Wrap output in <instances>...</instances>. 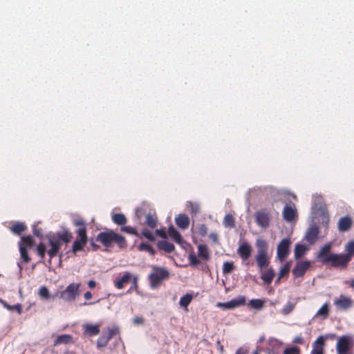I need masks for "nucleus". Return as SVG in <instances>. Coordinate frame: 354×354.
Instances as JSON below:
<instances>
[{
	"mask_svg": "<svg viewBox=\"0 0 354 354\" xmlns=\"http://www.w3.org/2000/svg\"><path fill=\"white\" fill-rule=\"evenodd\" d=\"M71 238V234L68 232L58 233L50 236L48 241L50 248L47 251L50 259L57 256L59 254L62 246L64 244L66 245L68 242H70Z\"/></svg>",
	"mask_w": 354,
	"mask_h": 354,
	"instance_id": "obj_1",
	"label": "nucleus"
},
{
	"mask_svg": "<svg viewBox=\"0 0 354 354\" xmlns=\"http://www.w3.org/2000/svg\"><path fill=\"white\" fill-rule=\"evenodd\" d=\"M97 240L105 246H109L112 243H117L120 248H123L126 245L125 239L113 231L100 232L97 235Z\"/></svg>",
	"mask_w": 354,
	"mask_h": 354,
	"instance_id": "obj_2",
	"label": "nucleus"
},
{
	"mask_svg": "<svg viewBox=\"0 0 354 354\" xmlns=\"http://www.w3.org/2000/svg\"><path fill=\"white\" fill-rule=\"evenodd\" d=\"M354 346V338L353 335H346L341 336L336 344L337 354H349L350 351Z\"/></svg>",
	"mask_w": 354,
	"mask_h": 354,
	"instance_id": "obj_3",
	"label": "nucleus"
},
{
	"mask_svg": "<svg viewBox=\"0 0 354 354\" xmlns=\"http://www.w3.org/2000/svg\"><path fill=\"white\" fill-rule=\"evenodd\" d=\"M80 283H70L66 288L59 292L60 298L65 301H73L80 295Z\"/></svg>",
	"mask_w": 354,
	"mask_h": 354,
	"instance_id": "obj_4",
	"label": "nucleus"
},
{
	"mask_svg": "<svg viewBox=\"0 0 354 354\" xmlns=\"http://www.w3.org/2000/svg\"><path fill=\"white\" fill-rule=\"evenodd\" d=\"M153 272L149 276L151 286L153 288L157 287L160 282L169 277L168 271L162 268L153 267Z\"/></svg>",
	"mask_w": 354,
	"mask_h": 354,
	"instance_id": "obj_5",
	"label": "nucleus"
},
{
	"mask_svg": "<svg viewBox=\"0 0 354 354\" xmlns=\"http://www.w3.org/2000/svg\"><path fill=\"white\" fill-rule=\"evenodd\" d=\"M327 263H330L334 268H344L349 261V257L344 254H332L328 259H326Z\"/></svg>",
	"mask_w": 354,
	"mask_h": 354,
	"instance_id": "obj_6",
	"label": "nucleus"
},
{
	"mask_svg": "<svg viewBox=\"0 0 354 354\" xmlns=\"http://www.w3.org/2000/svg\"><path fill=\"white\" fill-rule=\"evenodd\" d=\"M246 302V298L245 296L239 295L236 298L227 302H218L216 306L224 309L232 310L241 306L245 305Z\"/></svg>",
	"mask_w": 354,
	"mask_h": 354,
	"instance_id": "obj_7",
	"label": "nucleus"
},
{
	"mask_svg": "<svg viewBox=\"0 0 354 354\" xmlns=\"http://www.w3.org/2000/svg\"><path fill=\"white\" fill-rule=\"evenodd\" d=\"M290 241L288 239H282L277 245V258L282 262L288 256L290 252Z\"/></svg>",
	"mask_w": 354,
	"mask_h": 354,
	"instance_id": "obj_8",
	"label": "nucleus"
},
{
	"mask_svg": "<svg viewBox=\"0 0 354 354\" xmlns=\"http://www.w3.org/2000/svg\"><path fill=\"white\" fill-rule=\"evenodd\" d=\"M352 299L346 295H341L338 298L334 300V305L339 310H346L353 306Z\"/></svg>",
	"mask_w": 354,
	"mask_h": 354,
	"instance_id": "obj_9",
	"label": "nucleus"
},
{
	"mask_svg": "<svg viewBox=\"0 0 354 354\" xmlns=\"http://www.w3.org/2000/svg\"><path fill=\"white\" fill-rule=\"evenodd\" d=\"M309 261H297L292 270V274L295 277H301L304 275L306 270L310 267Z\"/></svg>",
	"mask_w": 354,
	"mask_h": 354,
	"instance_id": "obj_10",
	"label": "nucleus"
},
{
	"mask_svg": "<svg viewBox=\"0 0 354 354\" xmlns=\"http://www.w3.org/2000/svg\"><path fill=\"white\" fill-rule=\"evenodd\" d=\"M325 341L326 337L324 335L319 336L313 343L310 354H324Z\"/></svg>",
	"mask_w": 354,
	"mask_h": 354,
	"instance_id": "obj_11",
	"label": "nucleus"
},
{
	"mask_svg": "<svg viewBox=\"0 0 354 354\" xmlns=\"http://www.w3.org/2000/svg\"><path fill=\"white\" fill-rule=\"evenodd\" d=\"M282 214L284 220L287 222L295 221L297 216V209L295 205H286Z\"/></svg>",
	"mask_w": 354,
	"mask_h": 354,
	"instance_id": "obj_12",
	"label": "nucleus"
},
{
	"mask_svg": "<svg viewBox=\"0 0 354 354\" xmlns=\"http://www.w3.org/2000/svg\"><path fill=\"white\" fill-rule=\"evenodd\" d=\"M283 343L277 339L270 338L268 339V346L267 348L268 354H279Z\"/></svg>",
	"mask_w": 354,
	"mask_h": 354,
	"instance_id": "obj_13",
	"label": "nucleus"
},
{
	"mask_svg": "<svg viewBox=\"0 0 354 354\" xmlns=\"http://www.w3.org/2000/svg\"><path fill=\"white\" fill-rule=\"evenodd\" d=\"M256 222L261 227H268L270 223V216L268 213L265 211H259L255 214Z\"/></svg>",
	"mask_w": 354,
	"mask_h": 354,
	"instance_id": "obj_14",
	"label": "nucleus"
},
{
	"mask_svg": "<svg viewBox=\"0 0 354 354\" xmlns=\"http://www.w3.org/2000/svg\"><path fill=\"white\" fill-rule=\"evenodd\" d=\"M319 230L315 225H312L306 231L305 239L309 243H315L318 239Z\"/></svg>",
	"mask_w": 354,
	"mask_h": 354,
	"instance_id": "obj_15",
	"label": "nucleus"
},
{
	"mask_svg": "<svg viewBox=\"0 0 354 354\" xmlns=\"http://www.w3.org/2000/svg\"><path fill=\"white\" fill-rule=\"evenodd\" d=\"M332 248L331 243H326L325 244L319 251L317 254V258L320 259L322 263L326 264L327 261H326V259H328L330 255L332 254L330 253V250Z\"/></svg>",
	"mask_w": 354,
	"mask_h": 354,
	"instance_id": "obj_16",
	"label": "nucleus"
},
{
	"mask_svg": "<svg viewBox=\"0 0 354 354\" xmlns=\"http://www.w3.org/2000/svg\"><path fill=\"white\" fill-rule=\"evenodd\" d=\"M237 253L243 259H248L251 255L252 247L248 243L244 242L239 245Z\"/></svg>",
	"mask_w": 354,
	"mask_h": 354,
	"instance_id": "obj_17",
	"label": "nucleus"
},
{
	"mask_svg": "<svg viewBox=\"0 0 354 354\" xmlns=\"http://www.w3.org/2000/svg\"><path fill=\"white\" fill-rule=\"evenodd\" d=\"M132 274L129 272H125L121 277H118L114 281V285L116 288L122 289L125 284L131 281Z\"/></svg>",
	"mask_w": 354,
	"mask_h": 354,
	"instance_id": "obj_18",
	"label": "nucleus"
},
{
	"mask_svg": "<svg viewBox=\"0 0 354 354\" xmlns=\"http://www.w3.org/2000/svg\"><path fill=\"white\" fill-rule=\"evenodd\" d=\"M73 223L75 226L78 227L77 234L80 236V239L87 240L86 229L84 221L82 219L79 218L75 219Z\"/></svg>",
	"mask_w": 354,
	"mask_h": 354,
	"instance_id": "obj_19",
	"label": "nucleus"
},
{
	"mask_svg": "<svg viewBox=\"0 0 354 354\" xmlns=\"http://www.w3.org/2000/svg\"><path fill=\"white\" fill-rule=\"evenodd\" d=\"M83 328L84 335L86 336L92 337L100 333V324H85L83 325Z\"/></svg>",
	"mask_w": 354,
	"mask_h": 354,
	"instance_id": "obj_20",
	"label": "nucleus"
},
{
	"mask_svg": "<svg viewBox=\"0 0 354 354\" xmlns=\"http://www.w3.org/2000/svg\"><path fill=\"white\" fill-rule=\"evenodd\" d=\"M168 234L169 236L178 244H179L183 248L185 247V244L186 242L183 239L180 234L174 227H170L168 230Z\"/></svg>",
	"mask_w": 354,
	"mask_h": 354,
	"instance_id": "obj_21",
	"label": "nucleus"
},
{
	"mask_svg": "<svg viewBox=\"0 0 354 354\" xmlns=\"http://www.w3.org/2000/svg\"><path fill=\"white\" fill-rule=\"evenodd\" d=\"M175 221L176 225L183 230H185L189 227V217L184 214H179L176 218Z\"/></svg>",
	"mask_w": 354,
	"mask_h": 354,
	"instance_id": "obj_22",
	"label": "nucleus"
},
{
	"mask_svg": "<svg viewBox=\"0 0 354 354\" xmlns=\"http://www.w3.org/2000/svg\"><path fill=\"white\" fill-rule=\"evenodd\" d=\"M352 225V221L350 217L344 216L341 218L338 222V229L340 232L348 231Z\"/></svg>",
	"mask_w": 354,
	"mask_h": 354,
	"instance_id": "obj_23",
	"label": "nucleus"
},
{
	"mask_svg": "<svg viewBox=\"0 0 354 354\" xmlns=\"http://www.w3.org/2000/svg\"><path fill=\"white\" fill-rule=\"evenodd\" d=\"M73 343V337L71 335L63 334L58 335L54 341L55 346L61 344H68Z\"/></svg>",
	"mask_w": 354,
	"mask_h": 354,
	"instance_id": "obj_24",
	"label": "nucleus"
},
{
	"mask_svg": "<svg viewBox=\"0 0 354 354\" xmlns=\"http://www.w3.org/2000/svg\"><path fill=\"white\" fill-rule=\"evenodd\" d=\"M38 295L42 300H53L55 295L50 293L48 288L45 286H41L38 290Z\"/></svg>",
	"mask_w": 354,
	"mask_h": 354,
	"instance_id": "obj_25",
	"label": "nucleus"
},
{
	"mask_svg": "<svg viewBox=\"0 0 354 354\" xmlns=\"http://www.w3.org/2000/svg\"><path fill=\"white\" fill-rule=\"evenodd\" d=\"M256 261L258 266L260 268H266L268 266L270 261L268 257V253L257 254L256 257Z\"/></svg>",
	"mask_w": 354,
	"mask_h": 354,
	"instance_id": "obj_26",
	"label": "nucleus"
},
{
	"mask_svg": "<svg viewBox=\"0 0 354 354\" xmlns=\"http://www.w3.org/2000/svg\"><path fill=\"white\" fill-rule=\"evenodd\" d=\"M308 248L302 244H297L295 248V258L298 259L305 255Z\"/></svg>",
	"mask_w": 354,
	"mask_h": 354,
	"instance_id": "obj_27",
	"label": "nucleus"
},
{
	"mask_svg": "<svg viewBox=\"0 0 354 354\" xmlns=\"http://www.w3.org/2000/svg\"><path fill=\"white\" fill-rule=\"evenodd\" d=\"M265 301L261 299H252L248 302V306L255 310H261L264 307Z\"/></svg>",
	"mask_w": 354,
	"mask_h": 354,
	"instance_id": "obj_28",
	"label": "nucleus"
},
{
	"mask_svg": "<svg viewBox=\"0 0 354 354\" xmlns=\"http://www.w3.org/2000/svg\"><path fill=\"white\" fill-rule=\"evenodd\" d=\"M329 313V306L328 303H325L322 306V307L317 310L315 317H322V319H326L328 316Z\"/></svg>",
	"mask_w": 354,
	"mask_h": 354,
	"instance_id": "obj_29",
	"label": "nucleus"
},
{
	"mask_svg": "<svg viewBox=\"0 0 354 354\" xmlns=\"http://www.w3.org/2000/svg\"><path fill=\"white\" fill-rule=\"evenodd\" d=\"M87 240L79 239L76 240L73 245V252L75 254L77 252L82 251L86 245Z\"/></svg>",
	"mask_w": 354,
	"mask_h": 354,
	"instance_id": "obj_30",
	"label": "nucleus"
},
{
	"mask_svg": "<svg viewBox=\"0 0 354 354\" xmlns=\"http://www.w3.org/2000/svg\"><path fill=\"white\" fill-rule=\"evenodd\" d=\"M274 271L272 268H269L261 274V279L268 284H270L274 277Z\"/></svg>",
	"mask_w": 354,
	"mask_h": 354,
	"instance_id": "obj_31",
	"label": "nucleus"
},
{
	"mask_svg": "<svg viewBox=\"0 0 354 354\" xmlns=\"http://www.w3.org/2000/svg\"><path fill=\"white\" fill-rule=\"evenodd\" d=\"M193 299V295L192 294H186L182 297H180L179 301V305L180 307L185 308V310H187V306L192 302Z\"/></svg>",
	"mask_w": 354,
	"mask_h": 354,
	"instance_id": "obj_32",
	"label": "nucleus"
},
{
	"mask_svg": "<svg viewBox=\"0 0 354 354\" xmlns=\"http://www.w3.org/2000/svg\"><path fill=\"white\" fill-rule=\"evenodd\" d=\"M256 246L258 250V254L268 253V244L265 240L258 239L256 241Z\"/></svg>",
	"mask_w": 354,
	"mask_h": 354,
	"instance_id": "obj_33",
	"label": "nucleus"
},
{
	"mask_svg": "<svg viewBox=\"0 0 354 354\" xmlns=\"http://www.w3.org/2000/svg\"><path fill=\"white\" fill-rule=\"evenodd\" d=\"M112 221L118 225H124L127 223V218L122 214H114L112 215Z\"/></svg>",
	"mask_w": 354,
	"mask_h": 354,
	"instance_id": "obj_34",
	"label": "nucleus"
},
{
	"mask_svg": "<svg viewBox=\"0 0 354 354\" xmlns=\"http://www.w3.org/2000/svg\"><path fill=\"white\" fill-rule=\"evenodd\" d=\"M158 247L167 252H171L174 250V245L167 241H160Z\"/></svg>",
	"mask_w": 354,
	"mask_h": 354,
	"instance_id": "obj_35",
	"label": "nucleus"
},
{
	"mask_svg": "<svg viewBox=\"0 0 354 354\" xmlns=\"http://www.w3.org/2000/svg\"><path fill=\"white\" fill-rule=\"evenodd\" d=\"M290 268V264L289 263H286L282 268H281L276 283L279 282L282 277L288 274Z\"/></svg>",
	"mask_w": 354,
	"mask_h": 354,
	"instance_id": "obj_36",
	"label": "nucleus"
},
{
	"mask_svg": "<svg viewBox=\"0 0 354 354\" xmlns=\"http://www.w3.org/2000/svg\"><path fill=\"white\" fill-rule=\"evenodd\" d=\"M198 256L203 259L209 258V251L205 245H199L198 246Z\"/></svg>",
	"mask_w": 354,
	"mask_h": 354,
	"instance_id": "obj_37",
	"label": "nucleus"
},
{
	"mask_svg": "<svg viewBox=\"0 0 354 354\" xmlns=\"http://www.w3.org/2000/svg\"><path fill=\"white\" fill-rule=\"evenodd\" d=\"M296 303L288 302L281 310V313L283 315L290 314L295 308Z\"/></svg>",
	"mask_w": 354,
	"mask_h": 354,
	"instance_id": "obj_38",
	"label": "nucleus"
},
{
	"mask_svg": "<svg viewBox=\"0 0 354 354\" xmlns=\"http://www.w3.org/2000/svg\"><path fill=\"white\" fill-rule=\"evenodd\" d=\"M345 250L347 252L345 256H348L349 261H351L352 256L354 254V241H349L345 246Z\"/></svg>",
	"mask_w": 354,
	"mask_h": 354,
	"instance_id": "obj_39",
	"label": "nucleus"
},
{
	"mask_svg": "<svg viewBox=\"0 0 354 354\" xmlns=\"http://www.w3.org/2000/svg\"><path fill=\"white\" fill-rule=\"evenodd\" d=\"M223 224L226 227H233L234 226V218L231 214H227L223 219Z\"/></svg>",
	"mask_w": 354,
	"mask_h": 354,
	"instance_id": "obj_40",
	"label": "nucleus"
},
{
	"mask_svg": "<svg viewBox=\"0 0 354 354\" xmlns=\"http://www.w3.org/2000/svg\"><path fill=\"white\" fill-rule=\"evenodd\" d=\"M187 206L190 208V212L192 214L196 215L200 211V205L197 203H193L191 201H188L187 203Z\"/></svg>",
	"mask_w": 354,
	"mask_h": 354,
	"instance_id": "obj_41",
	"label": "nucleus"
},
{
	"mask_svg": "<svg viewBox=\"0 0 354 354\" xmlns=\"http://www.w3.org/2000/svg\"><path fill=\"white\" fill-rule=\"evenodd\" d=\"M26 229L24 223H17L11 228L12 232L17 234H20Z\"/></svg>",
	"mask_w": 354,
	"mask_h": 354,
	"instance_id": "obj_42",
	"label": "nucleus"
},
{
	"mask_svg": "<svg viewBox=\"0 0 354 354\" xmlns=\"http://www.w3.org/2000/svg\"><path fill=\"white\" fill-rule=\"evenodd\" d=\"M138 250L140 251H146L150 253L151 255L155 254L154 249L149 244L142 243L138 245Z\"/></svg>",
	"mask_w": 354,
	"mask_h": 354,
	"instance_id": "obj_43",
	"label": "nucleus"
},
{
	"mask_svg": "<svg viewBox=\"0 0 354 354\" xmlns=\"http://www.w3.org/2000/svg\"><path fill=\"white\" fill-rule=\"evenodd\" d=\"M234 269V266L233 262L226 261L223 265V272L224 274H230Z\"/></svg>",
	"mask_w": 354,
	"mask_h": 354,
	"instance_id": "obj_44",
	"label": "nucleus"
},
{
	"mask_svg": "<svg viewBox=\"0 0 354 354\" xmlns=\"http://www.w3.org/2000/svg\"><path fill=\"white\" fill-rule=\"evenodd\" d=\"M109 340L110 339L109 337H107L106 335H102L98 338L97 341V346L98 347H104L106 346Z\"/></svg>",
	"mask_w": 354,
	"mask_h": 354,
	"instance_id": "obj_45",
	"label": "nucleus"
},
{
	"mask_svg": "<svg viewBox=\"0 0 354 354\" xmlns=\"http://www.w3.org/2000/svg\"><path fill=\"white\" fill-rule=\"evenodd\" d=\"M19 251L21 259L26 262L28 263L30 259L28 257L26 248L23 245H19Z\"/></svg>",
	"mask_w": 354,
	"mask_h": 354,
	"instance_id": "obj_46",
	"label": "nucleus"
},
{
	"mask_svg": "<svg viewBox=\"0 0 354 354\" xmlns=\"http://www.w3.org/2000/svg\"><path fill=\"white\" fill-rule=\"evenodd\" d=\"M32 245V238L30 236H23L21 238V243L20 245H23L24 247H31Z\"/></svg>",
	"mask_w": 354,
	"mask_h": 354,
	"instance_id": "obj_47",
	"label": "nucleus"
},
{
	"mask_svg": "<svg viewBox=\"0 0 354 354\" xmlns=\"http://www.w3.org/2000/svg\"><path fill=\"white\" fill-rule=\"evenodd\" d=\"M147 224L151 228H153L156 225V218L151 214H148L147 216V220H146Z\"/></svg>",
	"mask_w": 354,
	"mask_h": 354,
	"instance_id": "obj_48",
	"label": "nucleus"
},
{
	"mask_svg": "<svg viewBox=\"0 0 354 354\" xmlns=\"http://www.w3.org/2000/svg\"><path fill=\"white\" fill-rule=\"evenodd\" d=\"M300 349L297 346L286 348L283 351V354H299Z\"/></svg>",
	"mask_w": 354,
	"mask_h": 354,
	"instance_id": "obj_49",
	"label": "nucleus"
},
{
	"mask_svg": "<svg viewBox=\"0 0 354 354\" xmlns=\"http://www.w3.org/2000/svg\"><path fill=\"white\" fill-rule=\"evenodd\" d=\"M121 231L127 232L130 234H138L136 230L131 226H123L121 227Z\"/></svg>",
	"mask_w": 354,
	"mask_h": 354,
	"instance_id": "obj_50",
	"label": "nucleus"
},
{
	"mask_svg": "<svg viewBox=\"0 0 354 354\" xmlns=\"http://www.w3.org/2000/svg\"><path fill=\"white\" fill-rule=\"evenodd\" d=\"M37 250L39 255L41 258H44L46 252V246L43 243H40L39 245H38Z\"/></svg>",
	"mask_w": 354,
	"mask_h": 354,
	"instance_id": "obj_51",
	"label": "nucleus"
},
{
	"mask_svg": "<svg viewBox=\"0 0 354 354\" xmlns=\"http://www.w3.org/2000/svg\"><path fill=\"white\" fill-rule=\"evenodd\" d=\"M8 310H10V311L16 310L19 314H21V305L19 304H15L13 306L10 305V306H8Z\"/></svg>",
	"mask_w": 354,
	"mask_h": 354,
	"instance_id": "obj_52",
	"label": "nucleus"
},
{
	"mask_svg": "<svg viewBox=\"0 0 354 354\" xmlns=\"http://www.w3.org/2000/svg\"><path fill=\"white\" fill-rule=\"evenodd\" d=\"M142 234L146 237L147 239L150 240V241H154L155 240V236L153 235V234L149 232V230H145L142 232Z\"/></svg>",
	"mask_w": 354,
	"mask_h": 354,
	"instance_id": "obj_53",
	"label": "nucleus"
},
{
	"mask_svg": "<svg viewBox=\"0 0 354 354\" xmlns=\"http://www.w3.org/2000/svg\"><path fill=\"white\" fill-rule=\"evenodd\" d=\"M189 260L192 266H197L200 263V261L194 254H189Z\"/></svg>",
	"mask_w": 354,
	"mask_h": 354,
	"instance_id": "obj_54",
	"label": "nucleus"
},
{
	"mask_svg": "<svg viewBox=\"0 0 354 354\" xmlns=\"http://www.w3.org/2000/svg\"><path fill=\"white\" fill-rule=\"evenodd\" d=\"M133 279V286L130 288V289L127 291V292H130L131 291L132 289H137L138 288V277H133L132 275V279Z\"/></svg>",
	"mask_w": 354,
	"mask_h": 354,
	"instance_id": "obj_55",
	"label": "nucleus"
},
{
	"mask_svg": "<svg viewBox=\"0 0 354 354\" xmlns=\"http://www.w3.org/2000/svg\"><path fill=\"white\" fill-rule=\"evenodd\" d=\"M118 329L117 328H109V334L106 335L109 337V339L116 335L118 333Z\"/></svg>",
	"mask_w": 354,
	"mask_h": 354,
	"instance_id": "obj_56",
	"label": "nucleus"
},
{
	"mask_svg": "<svg viewBox=\"0 0 354 354\" xmlns=\"http://www.w3.org/2000/svg\"><path fill=\"white\" fill-rule=\"evenodd\" d=\"M198 231H199V233L201 235H203V236L205 235L206 233H207V227H206V226L205 225H200L199 227H198Z\"/></svg>",
	"mask_w": 354,
	"mask_h": 354,
	"instance_id": "obj_57",
	"label": "nucleus"
},
{
	"mask_svg": "<svg viewBox=\"0 0 354 354\" xmlns=\"http://www.w3.org/2000/svg\"><path fill=\"white\" fill-rule=\"evenodd\" d=\"M133 322L135 324H142L143 323V319L141 317H136L133 319Z\"/></svg>",
	"mask_w": 354,
	"mask_h": 354,
	"instance_id": "obj_58",
	"label": "nucleus"
},
{
	"mask_svg": "<svg viewBox=\"0 0 354 354\" xmlns=\"http://www.w3.org/2000/svg\"><path fill=\"white\" fill-rule=\"evenodd\" d=\"M248 353V349L243 347H240L237 349L236 354H246Z\"/></svg>",
	"mask_w": 354,
	"mask_h": 354,
	"instance_id": "obj_59",
	"label": "nucleus"
},
{
	"mask_svg": "<svg viewBox=\"0 0 354 354\" xmlns=\"http://www.w3.org/2000/svg\"><path fill=\"white\" fill-rule=\"evenodd\" d=\"M293 343H296V344H302L303 343V338L301 336H297L294 338L293 341H292Z\"/></svg>",
	"mask_w": 354,
	"mask_h": 354,
	"instance_id": "obj_60",
	"label": "nucleus"
},
{
	"mask_svg": "<svg viewBox=\"0 0 354 354\" xmlns=\"http://www.w3.org/2000/svg\"><path fill=\"white\" fill-rule=\"evenodd\" d=\"M156 234L162 237V238H165L166 237V234L165 232V231L162 230H156Z\"/></svg>",
	"mask_w": 354,
	"mask_h": 354,
	"instance_id": "obj_61",
	"label": "nucleus"
},
{
	"mask_svg": "<svg viewBox=\"0 0 354 354\" xmlns=\"http://www.w3.org/2000/svg\"><path fill=\"white\" fill-rule=\"evenodd\" d=\"M84 297L85 299L88 300L92 298V293L90 291H87L84 293Z\"/></svg>",
	"mask_w": 354,
	"mask_h": 354,
	"instance_id": "obj_62",
	"label": "nucleus"
},
{
	"mask_svg": "<svg viewBox=\"0 0 354 354\" xmlns=\"http://www.w3.org/2000/svg\"><path fill=\"white\" fill-rule=\"evenodd\" d=\"M88 286L90 288H94L96 286V283L93 280H90L88 282Z\"/></svg>",
	"mask_w": 354,
	"mask_h": 354,
	"instance_id": "obj_63",
	"label": "nucleus"
},
{
	"mask_svg": "<svg viewBox=\"0 0 354 354\" xmlns=\"http://www.w3.org/2000/svg\"><path fill=\"white\" fill-rule=\"evenodd\" d=\"M0 302L2 304V305L3 306L4 308H6L7 310H8V306H10L9 304H8L5 301H3V299H0Z\"/></svg>",
	"mask_w": 354,
	"mask_h": 354,
	"instance_id": "obj_64",
	"label": "nucleus"
}]
</instances>
